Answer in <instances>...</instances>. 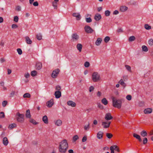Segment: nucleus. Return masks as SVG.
<instances>
[{
    "label": "nucleus",
    "mask_w": 153,
    "mask_h": 153,
    "mask_svg": "<svg viewBox=\"0 0 153 153\" xmlns=\"http://www.w3.org/2000/svg\"><path fill=\"white\" fill-rule=\"evenodd\" d=\"M68 147V143L66 140H62L60 143L59 147V152L61 153H65Z\"/></svg>",
    "instance_id": "obj_1"
},
{
    "label": "nucleus",
    "mask_w": 153,
    "mask_h": 153,
    "mask_svg": "<svg viewBox=\"0 0 153 153\" xmlns=\"http://www.w3.org/2000/svg\"><path fill=\"white\" fill-rule=\"evenodd\" d=\"M112 99L113 106L118 108H120L121 107L122 102L124 101V100L123 99H117L114 97Z\"/></svg>",
    "instance_id": "obj_2"
},
{
    "label": "nucleus",
    "mask_w": 153,
    "mask_h": 153,
    "mask_svg": "<svg viewBox=\"0 0 153 153\" xmlns=\"http://www.w3.org/2000/svg\"><path fill=\"white\" fill-rule=\"evenodd\" d=\"M16 119L18 122L22 123H23L24 120L25 115L23 114H21L19 112H17L16 113Z\"/></svg>",
    "instance_id": "obj_3"
},
{
    "label": "nucleus",
    "mask_w": 153,
    "mask_h": 153,
    "mask_svg": "<svg viewBox=\"0 0 153 153\" xmlns=\"http://www.w3.org/2000/svg\"><path fill=\"white\" fill-rule=\"evenodd\" d=\"M92 77V80L94 82H98L100 79V75L97 72H94L93 74Z\"/></svg>",
    "instance_id": "obj_4"
},
{
    "label": "nucleus",
    "mask_w": 153,
    "mask_h": 153,
    "mask_svg": "<svg viewBox=\"0 0 153 153\" xmlns=\"http://www.w3.org/2000/svg\"><path fill=\"white\" fill-rule=\"evenodd\" d=\"M84 29L85 32L87 33H91L94 31L92 28L88 25L85 26V27Z\"/></svg>",
    "instance_id": "obj_5"
},
{
    "label": "nucleus",
    "mask_w": 153,
    "mask_h": 153,
    "mask_svg": "<svg viewBox=\"0 0 153 153\" xmlns=\"http://www.w3.org/2000/svg\"><path fill=\"white\" fill-rule=\"evenodd\" d=\"M71 40L73 41H77L79 38V36L76 33H73L71 36Z\"/></svg>",
    "instance_id": "obj_6"
},
{
    "label": "nucleus",
    "mask_w": 153,
    "mask_h": 153,
    "mask_svg": "<svg viewBox=\"0 0 153 153\" xmlns=\"http://www.w3.org/2000/svg\"><path fill=\"white\" fill-rule=\"evenodd\" d=\"M60 71V70L59 69L57 68L53 71L52 74V77L53 78H56Z\"/></svg>",
    "instance_id": "obj_7"
},
{
    "label": "nucleus",
    "mask_w": 153,
    "mask_h": 153,
    "mask_svg": "<svg viewBox=\"0 0 153 153\" xmlns=\"http://www.w3.org/2000/svg\"><path fill=\"white\" fill-rule=\"evenodd\" d=\"M111 123V122L109 121H102V125L103 126L104 128H106L109 127Z\"/></svg>",
    "instance_id": "obj_8"
},
{
    "label": "nucleus",
    "mask_w": 153,
    "mask_h": 153,
    "mask_svg": "<svg viewBox=\"0 0 153 153\" xmlns=\"http://www.w3.org/2000/svg\"><path fill=\"white\" fill-rule=\"evenodd\" d=\"M72 16L76 18L77 20H79L81 18L80 13H74L72 14Z\"/></svg>",
    "instance_id": "obj_9"
},
{
    "label": "nucleus",
    "mask_w": 153,
    "mask_h": 153,
    "mask_svg": "<svg viewBox=\"0 0 153 153\" xmlns=\"http://www.w3.org/2000/svg\"><path fill=\"white\" fill-rule=\"evenodd\" d=\"M112 118L113 117L111 116L110 113H108L105 114V119L106 120H111Z\"/></svg>",
    "instance_id": "obj_10"
},
{
    "label": "nucleus",
    "mask_w": 153,
    "mask_h": 153,
    "mask_svg": "<svg viewBox=\"0 0 153 153\" xmlns=\"http://www.w3.org/2000/svg\"><path fill=\"white\" fill-rule=\"evenodd\" d=\"M59 0H54L52 2V6L54 9H56L57 8V6Z\"/></svg>",
    "instance_id": "obj_11"
},
{
    "label": "nucleus",
    "mask_w": 153,
    "mask_h": 153,
    "mask_svg": "<svg viewBox=\"0 0 153 153\" xmlns=\"http://www.w3.org/2000/svg\"><path fill=\"white\" fill-rule=\"evenodd\" d=\"M53 99L48 101L47 103V106L48 107H51L53 104Z\"/></svg>",
    "instance_id": "obj_12"
},
{
    "label": "nucleus",
    "mask_w": 153,
    "mask_h": 153,
    "mask_svg": "<svg viewBox=\"0 0 153 153\" xmlns=\"http://www.w3.org/2000/svg\"><path fill=\"white\" fill-rule=\"evenodd\" d=\"M102 41V39L101 38H98L95 42V45L97 46H99L101 43Z\"/></svg>",
    "instance_id": "obj_13"
},
{
    "label": "nucleus",
    "mask_w": 153,
    "mask_h": 153,
    "mask_svg": "<svg viewBox=\"0 0 153 153\" xmlns=\"http://www.w3.org/2000/svg\"><path fill=\"white\" fill-rule=\"evenodd\" d=\"M55 97L56 98H59L61 96V92L59 91H56L54 93Z\"/></svg>",
    "instance_id": "obj_14"
},
{
    "label": "nucleus",
    "mask_w": 153,
    "mask_h": 153,
    "mask_svg": "<svg viewBox=\"0 0 153 153\" xmlns=\"http://www.w3.org/2000/svg\"><path fill=\"white\" fill-rule=\"evenodd\" d=\"M67 104L68 105L71 106L72 107H75L76 105V104L75 102L71 100L68 101L67 102Z\"/></svg>",
    "instance_id": "obj_15"
},
{
    "label": "nucleus",
    "mask_w": 153,
    "mask_h": 153,
    "mask_svg": "<svg viewBox=\"0 0 153 153\" xmlns=\"http://www.w3.org/2000/svg\"><path fill=\"white\" fill-rule=\"evenodd\" d=\"M133 136L134 137L137 139L140 142H141L142 141L140 136L139 135L135 133H134Z\"/></svg>",
    "instance_id": "obj_16"
},
{
    "label": "nucleus",
    "mask_w": 153,
    "mask_h": 153,
    "mask_svg": "<svg viewBox=\"0 0 153 153\" xmlns=\"http://www.w3.org/2000/svg\"><path fill=\"white\" fill-rule=\"evenodd\" d=\"M103 133L101 131L98 132L97 134V137L99 139H101L103 137Z\"/></svg>",
    "instance_id": "obj_17"
},
{
    "label": "nucleus",
    "mask_w": 153,
    "mask_h": 153,
    "mask_svg": "<svg viewBox=\"0 0 153 153\" xmlns=\"http://www.w3.org/2000/svg\"><path fill=\"white\" fill-rule=\"evenodd\" d=\"M94 19L96 21H99L101 18V15L97 13L94 16Z\"/></svg>",
    "instance_id": "obj_18"
},
{
    "label": "nucleus",
    "mask_w": 153,
    "mask_h": 153,
    "mask_svg": "<svg viewBox=\"0 0 153 153\" xmlns=\"http://www.w3.org/2000/svg\"><path fill=\"white\" fill-rule=\"evenodd\" d=\"M152 111V109L151 108H147L145 109L144 111V112L145 114H150Z\"/></svg>",
    "instance_id": "obj_19"
},
{
    "label": "nucleus",
    "mask_w": 153,
    "mask_h": 153,
    "mask_svg": "<svg viewBox=\"0 0 153 153\" xmlns=\"http://www.w3.org/2000/svg\"><path fill=\"white\" fill-rule=\"evenodd\" d=\"M3 143L4 146H7L8 143V140L7 137H4L3 139Z\"/></svg>",
    "instance_id": "obj_20"
},
{
    "label": "nucleus",
    "mask_w": 153,
    "mask_h": 153,
    "mask_svg": "<svg viewBox=\"0 0 153 153\" xmlns=\"http://www.w3.org/2000/svg\"><path fill=\"white\" fill-rule=\"evenodd\" d=\"M82 48V45L81 44L78 43L76 45L77 49L80 52L81 51Z\"/></svg>",
    "instance_id": "obj_21"
},
{
    "label": "nucleus",
    "mask_w": 153,
    "mask_h": 153,
    "mask_svg": "<svg viewBox=\"0 0 153 153\" xmlns=\"http://www.w3.org/2000/svg\"><path fill=\"white\" fill-rule=\"evenodd\" d=\"M25 116L27 118H31V115L30 114V110L29 109H28L26 111Z\"/></svg>",
    "instance_id": "obj_22"
},
{
    "label": "nucleus",
    "mask_w": 153,
    "mask_h": 153,
    "mask_svg": "<svg viewBox=\"0 0 153 153\" xmlns=\"http://www.w3.org/2000/svg\"><path fill=\"white\" fill-rule=\"evenodd\" d=\"M25 40L26 43L28 44H31L32 43L31 40L28 36L25 37Z\"/></svg>",
    "instance_id": "obj_23"
},
{
    "label": "nucleus",
    "mask_w": 153,
    "mask_h": 153,
    "mask_svg": "<svg viewBox=\"0 0 153 153\" xmlns=\"http://www.w3.org/2000/svg\"><path fill=\"white\" fill-rule=\"evenodd\" d=\"M128 9V7L125 6H123L120 7V10L122 12H124L126 10H127Z\"/></svg>",
    "instance_id": "obj_24"
},
{
    "label": "nucleus",
    "mask_w": 153,
    "mask_h": 153,
    "mask_svg": "<svg viewBox=\"0 0 153 153\" xmlns=\"http://www.w3.org/2000/svg\"><path fill=\"white\" fill-rule=\"evenodd\" d=\"M42 120L45 124H47L48 123V120L47 117L45 115L43 117Z\"/></svg>",
    "instance_id": "obj_25"
},
{
    "label": "nucleus",
    "mask_w": 153,
    "mask_h": 153,
    "mask_svg": "<svg viewBox=\"0 0 153 153\" xmlns=\"http://www.w3.org/2000/svg\"><path fill=\"white\" fill-rule=\"evenodd\" d=\"M141 48L143 51H144L145 52H147L149 50L148 48L146 45H143L142 46Z\"/></svg>",
    "instance_id": "obj_26"
},
{
    "label": "nucleus",
    "mask_w": 153,
    "mask_h": 153,
    "mask_svg": "<svg viewBox=\"0 0 153 153\" xmlns=\"http://www.w3.org/2000/svg\"><path fill=\"white\" fill-rule=\"evenodd\" d=\"M119 83L123 86L124 88H125L126 85V83L124 82V81L123 79H121L120 80Z\"/></svg>",
    "instance_id": "obj_27"
},
{
    "label": "nucleus",
    "mask_w": 153,
    "mask_h": 153,
    "mask_svg": "<svg viewBox=\"0 0 153 153\" xmlns=\"http://www.w3.org/2000/svg\"><path fill=\"white\" fill-rule=\"evenodd\" d=\"M140 134L142 136L144 137L147 136V133L146 131L143 130L141 132Z\"/></svg>",
    "instance_id": "obj_28"
},
{
    "label": "nucleus",
    "mask_w": 153,
    "mask_h": 153,
    "mask_svg": "<svg viewBox=\"0 0 153 153\" xmlns=\"http://www.w3.org/2000/svg\"><path fill=\"white\" fill-rule=\"evenodd\" d=\"M16 125L14 123L8 126V128L10 129H12L16 127Z\"/></svg>",
    "instance_id": "obj_29"
},
{
    "label": "nucleus",
    "mask_w": 153,
    "mask_h": 153,
    "mask_svg": "<svg viewBox=\"0 0 153 153\" xmlns=\"http://www.w3.org/2000/svg\"><path fill=\"white\" fill-rule=\"evenodd\" d=\"M62 124V121L60 120H56L55 122V125L57 126H60Z\"/></svg>",
    "instance_id": "obj_30"
},
{
    "label": "nucleus",
    "mask_w": 153,
    "mask_h": 153,
    "mask_svg": "<svg viewBox=\"0 0 153 153\" xmlns=\"http://www.w3.org/2000/svg\"><path fill=\"white\" fill-rule=\"evenodd\" d=\"M90 128V123L89 122L88 123V125H85L84 127V130L86 131H88Z\"/></svg>",
    "instance_id": "obj_31"
},
{
    "label": "nucleus",
    "mask_w": 153,
    "mask_h": 153,
    "mask_svg": "<svg viewBox=\"0 0 153 153\" xmlns=\"http://www.w3.org/2000/svg\"><path fill=\"white\" fill-rule=\"evenodd\" d=\"M101 102L103 104L105 105H107L108 103V101L105 98H103Z\"/></svg>",
    "instance_id": "obj_32"
},
{
    "label": "nucleus",
    "mask_w": 153,
    "mask_h": 153,
    "mask_svg": "<svg viewBox=\"0 0 153 153\" xmlns=\"http://www.w3.org/2000/svg\"><path fill=\"white\" fill-rule=\"evenodd\" d=\"M111 147H112L113 148L114 150L117 151L118 152H120V150L118 147L116 145H113Z\"/></svg>",
    "instance_id": "obj_33"
},
{
    "label": "nucleus",
    "mask_w": 153,
    "mask_h": 153,
    "mask_svg": "<svg viewBox=\"0 0 153 153\" xmlns=\"http://www.w3.org/2000/svg\"><path fill=\"white\" fill-rule=\"evenodd\" d=\"M144 27L146 29L148 30H150L151 29V27L147 24H145Z\"/></svg>",
    "instance_id": "obj_34"
},
{
    "label": "nucleus",
    "mask_w": 153,
    "mask_h": 153,
    "mask_svg": "<svg viewBox=\"0 0 153 153\" xmlns=\"http://www.w3.org/2000/svg\"><path fill=\"white\" fill-rule=\"evenodd\" d=\"M37 72L36 71L34 70L32 71L31 72V75L33 76H35L37 75Z\"/></svg>",
    "instance_id": "obj_35"
},
{
    "label": "nucleus",
    "mask_w": 153,
    "mask_h": 153,
    "mask_svg": "<svg viewBox=\"0 0 153 153\" xmlns=\"http://www.w3.org/2000/svg\"><path fill=\"white\" fill-rule=\"evenodd\" d=\"M29 121L30 122L34 125H36L38 123L37 122H36V121L34 120L31 118L30 119Z\"/></svg>",
    "instance_id": "obj_36"
},
{
    "label": "nucleus",
    "mask_w": 153,
    "mask_h": 153,
    "mask_svg": "<svg viewBox=\"0 0 153 153\" xmlns=\"http://www.w3.org/2000/svg\"><path fill=\"white\" fill-rule=\"evenodd\" d=\"M110 38L108 36H106L104 40L105 42L106 43H107L110 40Z\"/></svg>",
    "instance_id": "obj_37"
},
{
    "label": "nucleus",
    "mask_w": 153,
    "mask_h": 153,
    "mask_svg": "<svg viewBox=\"0 0 153 153\" xmlns=\"http://www.w3.org/2000/svg\"><path fill=\"white\" fill-rule=\"evenodd\" d=\"M148 44L151 46L153 45V39H150L149 40Z\"/></svg>",
    "instance_id": "obj_38"
},
{
    "label": "nucleus",
    "mask_w": 153,
    "mask_h": 153,
    "mask_svg": "<svg viewBox=\"0 0 153 153\" xmlns=\"http://www.w3.org/2000/svg\"><path fill=\"white\" fill-rule=\"evenodd\" d=\"M23 97L24 98H30V95L29 93H26L24 94Z\"/></svg>",
    "instance_id": "obj_39"
},
{
    "label": "nucleus",
    "mask_w": 153,
    "mask_h": 153,
    "mask_svg": "<svg viewBox=\"0 0 153 153\" xmlns=\"http://www.w3.org/2000/svg\"><path fill=\"white\" fill-rule=\"evenodd\" d=\"M21 7L19 5L17 6L15 8V10L17 11H21Z\"/></svg>",
    "instance_id": "obj_40"
},
{
    "label": "nucleus",
    "mask_w": 153,
    "mask_h": 153,
    "mask_svg": "<svg viewBox=\"0 0 153 153\" xmlns=\"http://www.w3.org/2000/svg\"><path fill=\"white\" fill-rule=\"evenodd\" d=\"M135 39V37L134 36H132L129 37L128 40L129 42H132L134 41Z\"/></svg>",
    "instance_id": "obj_41"
},
{
    "label": "nucleus",
    "mask_w": 153,
    "mask_h": 153,
    "mask_svg": "<svg viewBox=\"0 0 153 153\" xmlns=\"http://www.w3.org/2000/svg\"><path fill=\"white\" fill-rule=\"evenodd\" d=\"M36 37L38 40H41L42 39V35L40 33L37 34L36 35Z\"/></svg>",
    "instance_id": "obj_42"
},
{
    "label": "nucleus",
    "mask_w": 153,
    "mask_h": 153,
    "mask_svg": "<svg viewBox=\"0 0 153 153\" xmlns=\"http://www.w3.org/2000/svg\"><path fill=\"white\" fill-rule=\"evenodd\" d=\"M79 139V137L77 135L74 136L73 138V140L74 142H75Z\"/></svg>",
    "instance_id": "obj_43"
},
{
    "label": "nucleus",
    "mask_w": 153,
    "mask_h": 153,
    "mask_svg": "<svg viewBox=\"0 0 153 153\" xmlns=\"http://www.w3.org/2000/svg\"><path fill=\"white\" fill-rule=\"evenodd\" d=\"M107 137L109 139L113 137V135L111 133H107L106 134Z\"/></svg>",
    "instance_id": "obj_44"
},
{
    "label": "nucleus",
    "mask_w": 153,
    "mask_h": 153,
    "mask_svg": "<svg viewBox=\"0 0 153 153\" xmlns=\"http://www.w3.org/2000/svg\"><path fill=\"white\" fill-rule=\"evenodd\" d=\"M148 142V139L146 137H144L143 139V144L145 145Z\"/></svg>",
    "instance_id": "obj_45"
},
{
    "label": "nucleus",
    "mask_w": 153,
    "mask_h": 153,
    "mask_svg": "<svg viewBox=\"0 0 153 153\" xmlns=\"http://www.w3.org/2000/svg\"><path fill=\"white\" fill-rule=\"evenodd\" d=\"M85 20L87 22L90 23L91 22L92 20L90 17L86 18Z\"/></svg>",
    "instance_id": "obj_46"
},
{
    "label": "nucleus",
    "mask_w": 153,
    "mask_h": 153,
    "mask_svg": "<svg viewBox=\"0 0 153 153\" xmlns=\"http://www.w3.org/2000/svg\"><path fill=\"white\" fill-rule=\"evenodd\" d=\"M13 21L16 22H18L19 18L17 16H14L13 19Z\"/></svg>",
    "instance_id": "obj_47"
},
{
    "label": "nucleus",
    "mask_w": 153,
    "mask_h": 153,
    "mask_svg": "<svg viewBox=\"0 0 153 153\" xmlns=\"http://www.w3.org/2000/svg\"><path fill=\"white\" fill-rule=\"evenodd\" d=\"M126 98L128 100L130 101L132 97L130 95H128L126 96Z\"/></svg>",
    "instance_id": "obj_48"
},
{
    "label": "nucleus",
    "mask_w": 153,
    "mask_h": 153,
    "mask_svg": "<svg viewBox=\"0 0 153 153\" xmlns=\"http://www.w3.org/2000/svg\"><path fill=\"white\" fill-rule=\"evenodd\" d=\"M17 52L20 55H21L22 53V51L20 48H18L17 50Z\"/></svg>",
    "instance_id": "obj_49"
},
{
    "label": "nucleus",
    "mask_w": 153,
    "mask_h": 153,
    "mask_svg": "<svg viewBox=\"0 0 153 153\" xmlns=\"http://www.w3.org/2000/svg\"><path fill=\"white\" fill-rule=\"evenodd\" d=\"M98 107L101 109H103V106L100 103H97Z\"/></svg>",
    "instance_id": "obj_50"
},
{
    "label": "nucleus",
    "mask_w": 153,
    "mask_h": 153,
    "mask_svg": "<svg viewBox=\"0 0 153 153\" xmlns=\"http://www.w3.org/2000/svg\"><path fill=\"white\" fill-rule=\"evenodd\" d=\"M110 12L108 10H106L105 11V15L106 16H108L110 15Z\"/></svg>",
    "instance_id": "obj_51"
},
{
    "label": "nucleus",
    "mask_w": 153,
    "mask_h": 153,
    "mask_svg": "<svg viewBox=\"0 0 153 153\" xmlns=\"http://www.w3.org/2000/svg\"><path fill=\"white\" fill-rule=\"evenodd\" d=\"M5 117L4 113L2 112L0 113V118H3Z\"/></svg>",
    "instance_id": "obj_52"
},
{
    "label": "nucleus",
    "mask_w": 153,
    "mask_h": 153,
    "mask_svg": "<svg viewBox=\"0 0 153 153\" xmlns=\"http://www.w3.org/2000/svg\"><path fill=\"white\" fill-rule=\"evenodd\" d=\"M90 65V63L88 62H86L84 63V66L85 67H89Z\"/></svg>",
    "instance_id": "obj_53"
},
{
    "label": "nucleus",
    "mask_w": 153,
    "mask_h": 153,
    "mask_svg": "<svg viewBox=\"0 0 153 153\" xmlns=\"http://www.w3.org/2000/svg\"><path fill=\"white\" fill-rule=\"evenodd\" d=\"M11 27L13 29H16L18 28V26L16 24H13L12 25Z\"/></svg>",
    "instance_id": "obj_54"
},
{
    "label": "nucleus",
    "mask_w": 153,
    "mask_h": 153,
    "mask_svg": "<svg viewBox=\"0 0 153 153\" xmlns=\"http://www.w3.org/2000/svg\"><path fill=\"white\" fill-rule=\"evenodd\" d=\"M7 101L4 100V101L2 102V106L4 107L6 106L7 104Z\"/></svg>",
    "instance_id": "obj_55"
},
{
    "label": "nucleus",
    "mask_w": 153,
    "mask_h": 153,
    "mask_svg": "<svg viewBox=\"0 0 153 153\" xmlns=\"http://www.w3.org/2000/svg\"><path fill=\"white\" fill-rule=\"evenodd\" d=\"M4 43L5 41L4 40H2L0 42V45L2 47H3L4 45Z\"/></svg>",
    "instance_id": "obj_56"
},
{
    "label": "nucleus",
    "mask_w": 153,
    "mask_h": 153,
    "mask_svg": "<svg viewBox=\"0 0 153 153\" xmlns=\"http://www.w3.org/2000/svg\"><path fill=\"white\" fill-rule=\"evenodd\" d=\"M42 64L41 62H38L36 64V67H42Z\"/></svg>",
    "instance_id": "obj_57"
},
{
    "label": "nucleus",
    "mask_w": 153,
    "mask_h": 153,
    "mask_svg": "<svg viewBox=\"0 0 153 153\" xmlns=\"http://www.w3.org/2000/svg\"><path fill=\"white\" fill-rule=\"evenodd\" d=\"M122 79H123V80L124 81H126L128 79V76H123V77Z\"/></svg>",
    "instance_id": "obj_58"
},
{
    "label": "nucleus",
    "mask_w": 153,
    "mask_h": 153,
    "mask_svg": "<svg viewBox=\"0 0 153 153\" xmlns=\"http://www.w3.org/2000/svg\"><path fill=\"white\" fill-rule=\"evenodd\" d=\"M117 32H118V33H122L123 32V30L122 28H118L117 30Z\"/></svg>",
    "instance_id": "obj_59"
},
{
    "label": "nucleus",
    "mask_w": 153,
    "mask_h": 153,
    "mask_svg": "<svg viewBox=\"0 0 153 153\" xmlns=\"http://www.w3.org/2000/svg\"><path fill=\"white\" fill-rule=\"evenodd\" d=\"M87 139V137L86 136H85L83 137L82 140V141L83 142H85L86 141Z\"/></svg>",
    "instance_id": "obj_60"
},
{
    "label": "nucleus",
    "mask_w": 153,
    "mask_h": 153,
    "mask_svg": "<svg viewBox=\"0 0 153 153\" xmlns=\"http://www.w3.org/2000/svg\"><path fill=\"white\" fill-rule=\"evenodd\" d=\"M30 76V74L28 73H25V77L26 78H28Z\"/></svg>",
    "instance_id": "obj_61"
},
{
    "label": "nucleus",
    "mask_w": 153,
    "mask_h": 153,
    "mask_svg": "<svg viewBox=\"0 0 153 153\" xmlns=\"http://www.w3.org/2000/svg\"><path fill=\"white\" fill-rule=\"evenodd\" d=\"M94 88L93 86H91L89 88V91L91 92L94 90Z\"/></svg>",
    "instance_id": "obj_62"
},
{
    "label": "nucleus",
    "mask_w": 153,
    "mask_h": 153,
    "mask_svg": "<svg viewBox=\"0 0 153 153\" xmlns=\"http://www.w3.org/2000/svg\"><path fill=\"white\" fill-rule=\"evenodd\" d=\"M56 90L58 91H59V90H60L61 88L60 86L59 85H58L56 87Z\"/></svg>",
    "instance_id": "obj_63"
},
{
    "label": "nucleus",
    "mask_w": 153,
    "mask_h": 153,
    "mask_svg": "<svg viewBox=\"0 0 153 153\" xmlns=\"http://www.w3.org/2000/svg\"><path fill=\"white\" fill-rule=\"evenodd\" d=\"M33 4L35 6H37L39 4L38 2L35 1L33 2Z\"/></svg>",
    "instance_id": "obj_64"
}]
</instances>
